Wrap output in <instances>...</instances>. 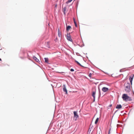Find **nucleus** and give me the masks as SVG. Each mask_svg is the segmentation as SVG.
I'll list each match as a JSON object with an SVG mask.
<instances>
[{"instance_id": "f257e3e1", "label": "nucleus", "mask_w": 134, "mask_h": 134, "mask_svg": "<svg viewBox=\"0 0 134 134\" xmlns=\"http://www.w3.org/2000/svg\"><path fill=\"white\" fill-rule=\"evenodd\" d=\"M125 86V90L127 93H129L131 91L130 86V83L128 82L125 83L124 84Z\"/></svg>"}, {"instance_id": "f03ea898", "label": "nucleus", "mask_w": 134, "mask_h": 134, "mask_svg": "<svg viewBox=\"0 0 134 134\" xmlns=\"http://www.w3.org/2000/svg\"><path fill=\"white\" fill-rule=\"evenodd\" d=\"M122 98L123 100L126 101L132 100L131 98L128 96L127 94H124L122 95Z\"/></svg>"}, {"instance_id": "7ed1b4c3", "label": "nucleus", "mask_w": 134, "mask_h": 134, "mask_svg": "<svg viewBox=\"0 0 134 134\" xmlns=\"http://www.w3.org/2000/svg\"><path fill=\"white\" fill-rule=\"evenodd\" d=\"M66 38L67 39L70 41L72 42V40L71 38V36L70 34V33H68L66 36Z\"/></svg>"}, {"instance_id": "20e7f679", "label": "nucleus", "mask_w": 134, "mask_h": 134, "mask_svg": "<svg viewBox=\"0 0 134 134\" xmlns=\"http://www.w3.org/2000/svg\"><path fill=\"white\" fill-rule=\"evenodd\" d=\"M134 76V75H133L132 76H130L129 77V79L130 82L131 84V85H132V81L133 80V79Z\"/></svg>"}, {"instance_id": "39448f33", "label": "nucleus", "mask_w": 134, "mask_h": 134, "mask_svg": "<svg viewBox=\"0 0 134 134\" xmlns=\"http://www.w3.org/2000/svg\"><path fill=\"white\" fill-rule=\"evenodd\" d=\"M74 117H75L76 118V119H75V120H77V119L79 118V115H78L77 114V112L76 111H74Z\"/></svg>"}, {"instance_id": "423d86ee", "label": "nucleus", "mask_w": 134, "mask_h": 134, "mask_svg": "<svg viewBox=\"0 0 134 134\" xmlns=\"http://www.w3.org/2000/svg\"><path fill=\"white\" fill-rule=\"evenodd\" d=\"M109 90L108 88L106 87H103L102 89V91L104 92H107Z\"/></svg>"}, {"instance_id": "0eeeda50", "label": "nucleus", "mask_w": 134, "mask_h": 134, "mask_svg": "<svg viewBox=\"0 0 134 134\" xmlns=\"http://www.w3.org/2000/svg\"><path fill=\"white\" fill-rule=\"evenodd\" d=\"M122 107V106L121 104H118L116 107V108L120 109Z\"/></svg>"}, {"instance_id": "6e6552de", "label": "nucleus", "mask_w": 134, "mask_h": 134, "mask_svg": "<svg viewBox=\"0 0 134 134\" xmlns=\"http://www.w3.org/2000/svg\"><path fill=\"white\" fill-rule=\"evenodd\" d=\"M63 90L66 93L65 94H67V91L66 88V87L65 86H64V87L63 88Z\"/></svg>"}, {"instance_id": "1a4fd4ad", "label": "nucleus", "mask_w": 134, "mask_h": 134, "mask_svg": "<svg viewBox=\"0 0 134 134\" xmlns=\"http://www.w3.org/2000/svg\"><path fill=\"white\" fill-rule=\"evenodd\" d=\"M33 58L37 62H38V61H39L38 59L35 56H33Z\"/></svg>"}, {"instance_id": "9d476101", "label": "nucleus", "mask_w": 134, "mask_h": 134, "mask_svg": "<svg viewBox=\"0 0 134 134\" xmlns=\"http://www.w3.org/2000/svg\"><path fill=\"white\" fill-rule=\"evenodd\" d=\"M71 28V26H67L66 27V30L67 31H68Z\"/></svg>"}, {"instance_id": "9b49d317", "label": "nucleus", "mask_w": 134, "mask_h": 134, "mask_svg": "<svg viewBox=\"0 0 134 134\" xmlns=\"http://www.w3.org/2000/svg\"><path fill=\"white\" fill-rule=\"evenodd\" d=\"M45 62L46 63H48V58H44Z\"/></svg>"}, {"instance_id": "f8f14e48", "label": "nucleus", "mask_w": 134, "mask_h": 134, "mask_svg": "<svg viewBox=\"0 0 134 134\" xmlns=\"http://www.w3.org/2000/svg\"><path fill=\"white\" fill-rule=\"evenodd\" d=\"M58 35L59 37H61L62 36V34L61 32L60 31H59L58 32Z\"/></svg>"}, {"instance_id": "ddd939ff", "label": "nucleus", "mask_w": 134, "mask_h": 134, "mask_svg": "<svg viewBox=\"0 0 134 134\" xmlns=\"http://www.w3.org/2000/svg\"><path fill=\"white\" fill-rule=\"evenodd\" d=\"M98 119H99L98 118H97L96 119L95 121V124H96L97 123V122L98 121Z\"/></svg>"}, {"instance_id": "4468645a", "label": "nucleus", "mask_w": 134, "mask_h": 134, "mask_svg": "<svg viewBox=\"0 0 134 134\" xmlns=\"http://www.w3.org/2000/svg\"><path fill=\"white\" fill-rule=\"evenodd\" d=\"M66 10V7H64L63 9V11L64 12V13H65V12Z\"/></svg>"}, {"instance_id": "2eb2a0df", "label": "nucleus", "mask_w": 134, "mask_h": 134, "mask_svg": "<svg viewBox=\"0 0 134 134\" xmlns=\"http://www.w3.org/2000/svg\"><path fill=\"white\" fill-rule=\"evenodd\" d=\"M72 0H68L66 2V3L68 4L69 3L71 2Z\"/></svg>"}, {"instance_id": "dca6fc26", "label": "nucleus", "mask_w": 134, "mask_h": 134, "mask_svg": "<svg viewBox=\"0 0 134 134\" xmlns=\"http://www.w3.org/2000/svg\"><path fill=\"white\" fill-rule=\"evenodd\" d=\"M75 62H76V63H77V64L78 65H80V66H81V65L80 64V63L79 62H78L77 61H76V60H75Z\"/></svg>"}, {"instance_id": "f3484780", "label": "nucleus", "mask_w": 134, "mask_h": 134, "mask_svg": "<svg viewBox=\"0 0 134 134\" xmlns=\"http://www.w3.org/2000/svg\"><path fill=\"white\" fill-rule=\"evenodd\" d=\"M93 98L94 100L93 102L95 101V95H94L93 96Z\"/></svg>"}, {"instance_id": "a211bd4d", "label": "nucleus", "mask_w": 134, "mask_h": 134, "mask_svg": "<svg viewBox=\"0 0 134 134\" xmlns=\"http://www.w3.org/2000/svg\"><path fill=\"white\" fill-rule=\"evenodd\" d=\"M96 92L94 91L93 92V96L95 95Z\"/></svg>"}, {"instance_id": "6ab92c4d", "label": "nucleus", "mask_w": 134, "mask_h": 134, "mask_svg": "<svg viewBox=\"0 0 134 134\" xmlns=\"http://www.w3.org/2000/svg\"><path fill=\"white\" fill-rule=\"evenodd\" d=\"M74 23H75V25H77L76 23L75 22V21L74 19Z\"/></svg>"}, {"instance_id": "aec40b11", "label": "nucleus", "mask_w": 134, "mask_h": 134, "mask_svg": "<svg viewBox=\"0 0 134 134\" xmlns=\"http://www.w3.org/2000/svg\"><path fill=\"white\" fill-rule=\"evenodd\" d=\"M92 74L91 73H90L89 74V77H91V76H92Z\"/></svg>"}, {"instance_id": "412c9836", "label": "nucleus", "mask_w": 134, "mask_h": 134, "mask_svg": "<svg viewBox=\"0 0 134 134\" xmlns=\"http://www.w3.org/2000/svg\"><path fill=\"white\" fill-rule=\"evenodd\" d=\"M70 71H74V69H70Z\"/></svg>"}, {"instance_id": "4be33fe9", "label": "nucleus", "mask_w": 134, "mask_h": 134, "mask_svg": "<svg viewBox=\"0 0 134 134\" xmlns=\"http://www.w3.org/2000/svg\"><path fill=\"white\" fill-rule=\"evenodd\" d=\"M59 31H60V30H59V29L58 28V32Z\"/></svg>"}, {"instance_id": "5701e85b", "label": "nucleus", "mask_w": 134, "mask_h": 134, "mask_svg": "<svg viewBox=\"0 0 134 134\" xmlns=\"http://www.w3.org/2000/svg\"><path fill=\"white\" fill-rule=\"evenodd\" d=\"M120 72H121L122 71V70H121H121H120Z\"/></svg>"}, {"instance_id": "b1692460", "label": "nucleus", "mask_w": 134, "mask_h": 134, "mask_svg": "<svg viewBox=\"0 0 134 134\" xmlns=\"http://www.w3.org/2000/svg\"><path fill=\"white\" fill-rule=\"evenodd\" d=\"M110 130H109V133H110Z\"/></svg>"}, {"instance_id": "393cba45", "label": "nucleus", "mask_w": 134, "mask_h": 134, "mask_svg": "<svg viewBox=\"0 0 134 134\" xmlns=\"http://www.w3.org/2000/svg\"><path fill=\"white\" fill-rule=\"evenodd\" d=\"M57 6V4H56V5H55V7H56Z\"/></svg>"}, {"instance_id": "a878e982", "label": "nucleus", "mask_w": 134, "mask_h": 134, "mask_svg": "<svg viewBox=\"0 0 134 134\" xmlns=\"http://www.w3.org/2000/svg\"><path fill=\"white\" fill-rule=\"evenodd\" d=\"M111 105H111V104H110V107H111Z\"/></svg>"}, {"instance_id": "bb28decb", "label": "nucleus", "mask_w": 134, "mask_h": 134, "mask_svg": "<svg viewBox=\"0 0 134 134\" xmlns=\"http://www.w3.org/2000/svg\"><path fill=\"white\" fill-rule=\"evenodd\" d=\"M1 58H0V61H1Z\"/></svg>"}, {"instance_id": "cd10ccee", "label": "nucleus", "mask_w": 134, "mask_h": 134, "mask_svg": "<svg viewBox=\"0 0 134 134\" xmlns=\"http://www.w3.org/2000/svg\"><path fill=\"white\" fill-rule=\"evenodd\" d=\"M93 72H93H94L93 71H92Z\"/></svg>"}, {"instance_id": "c85d7f7f", "label": "nucleus", "mask_w": 134, "mask_h": 134, "mask_svg": "<svg viewBox=\"0 0 134 134\" xmlns=\"http://www.w3.org/2000/svg\"><path fill=\"white\" fill-rule=\"evenodd\" d=\"M133 94H134V92H133Z\"/></svg>"}, {"instance_id": "c756f323", "label": "nucleus", "mask_w": 134, "mask_h": 134, "mask_svg": "<svg viewBox=\"0 0 134 134\" xmlns=\"http://www.w3.org/2000/svg\"><path fill=\"white\" fill-rule=\"evenodd\" d=\"M76 27H77V26L76 25Z\"/></svg>"}, {"instance_id": "7c9ffc66", "label": "nucleus", "mask_w": 134, "mask_h": 134, "mask_svg": "<svg viewBox=\"0 0 134 134\" xmlns=\"http://www.w3.org/2000/svg\"><path fill=\"white\" fill-rule=\"evenodd\" d=\"M117 111H116L115 112V113Z\"/></svg>"}]
</instances>
